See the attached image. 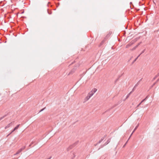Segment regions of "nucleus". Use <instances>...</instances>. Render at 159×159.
Listing matches in <instances>:
<instances>
[{
	"label": "nucleus",
	"instance_id": "f257e3e1",
	"mask_svg": "<svg viewBox=\"0 0 159 159\" xmlns=\"http://www.w3.org/2000/svg\"><path fill=\"white\" fill-rule=\"evenodd\" d=\"M133 43H134V42H132V41L130 42L129 44H127L126 45V48H129L133 44Z\"/></svg>",
	"mask_w": 159,
	"mask_h": 159
},
{
	"label": "nucleus",
	"instance_id": "f03ea898",
	"mask_svg": "<svg viewBox=\"0 0 159 159\" xmlns=\"http://www.w3.org/2000/svg\"><path fill=\"white\" fill-rule=\"evenodd\" d=\"M14 122H11L10 123H9L8 125H7L5 127V129H7L8 128H9L10 127L13 123Z\"/></svg>",
	"mask_w": 159,
	"mask_h": 159
},
{
	"label": "nucleus",
	"instance_id": "7ed1b4c3",
	"mask_svg": "<svg viewBox=\"0 0 159 159\" xmlns=\"http://www.w3.org/2000/svg\"><path fill=\"white\" fill-rule=\"evenodd\" d=\"M75 145V144H74L72 145H71L68 148H67V151H69L70 149H72L73 147H74Z\"/></svg>",
	"mask_w": 159,
	"mask_h": 159
},
{
	"label": "nucleus",
	"instance_id": "20e7f679",
	"mask_svg": "<svg viewBox=\"0 0 159 159\" xmlns=\"http://www.w3.org/2000/svg\"><path fill=\"white\" fill-rule=\"evenodd\" d=\"M90 98V97L88 95L84 99V103L85 102L87 101Z\"/></svg>",
	"mask_w": 159,
	"mask_h": 159
},
{
	"label": "nucleus",
	"instance_id": "39448f33",
	"mask_svg": "<svg viewBox=\"0 0 159 159\" xmlns=\"http://www.w3.org/2000/svg\"><path fill=\"white\" fill-rule=\"evenodd\" d=\"M93 94L94 93L92 92L91 91L89 93L88 95L89 96L90 98H91V97H92L93 95Z\"/></svg>",
	"mask_w": 159,
	"mask_h": 159
},
{
	"label": "nucleus",
	"instance_id": "423d86ee",
	"mask_svg": "<svg viewBox=\"0 0 159 159\" xmlns=\"http://www.w3.org/2000/svg\"><path fill=\"white\" fill-rule=\"evenodd\" d=\"M110 141H111V139H109L107 140V141L105 143V144H104V145H103V146H105L106 145H107V144H108L110 142Z\"/></svg>",
	"mask_w": 159,
	"mask_h": 159
},
{
	"label": "nucleus",
	"instance_id": "0eeeda50",
	"mask_svg": "<svg viewBox=\"0 0 159 159\" xmlns=\"http://www.w3.org/2000/svg\"><path fill=\"white\" fill-rule=\"evenodd\" d=\"M140 44V43H139L137 45L134 47L133 48L130 49V50L131 51H133L136 49V48L138 47V46Z\"/></svg>",
	"mask_w": 159,
	"mask_h": 159
},
{
	"label": "nucleus",
	"instance_id": "6e6552de",
	"mask_svg": "<svg viewBox=\"0 0 159 159\" xmlns=\"http://www.w3.org/2000/svg\"><path fill=\"white\" fill-rule=\"evenodd\" d=\"M132 93V91H131L128 94H127V95L126 96V97L125 99H127V98H129V95H130V94Z\"/></svg>",
	"mask_w": 159,
	"mask_h": 159
},
{
	"label": "nucleus",
	"instance_id": "1a4fd4ad",
	"mask_svg": "<svg viewBox=\"0 0 159 159\" xmlns=\"http://www.w3.org/2000/svg\"><path fill=\"white\" fill-rule=\"evenodd\" d=\"M140 54H139L137 57L133 61L132 64H133L137 60V59L140 56Z\"/></svg>",
	"mask_w": 159,
	"mask_h": 159
},
{
	"label": "nucleus",
	"instance_id": "9d476101",
	"mask_svg": "<svg viewBox=\"0 0 159 159\" xmlns=\"http://www.w3.org/2000/svg\"><path fill=\"white\" fill-rule=\"evenodd\" d=\"M97 91V89H94L91 91L94 94V93H95Z\"/></svg>",
	"mask_w": 159,
	"mask_h": 159
},
{
	"label": "nucleus",
	"instance_id": "9b49d317",
	"mask_svg": "<svg viewBox=\"0 0 159 159\" xmlns=\"http://www.w3.org/2000/svg\"><path fill=\"white\" fill-rule=\"evenodd\" d=\"M22 151L20 149L18 151L16 152V153L15 154V155H17V154H19L20 152Z\"/></svg>",
	"mask_w": 159,
	"mask_h": 159
},
{
	"label": "nucleus",
	"instance_id": "f8f14e48",
	"mask_svg": "<svg viewBox=\"0 0 159 159\" xmlns=\"http://www.w3.org/2000/svg\"><path fill=\"white\" fill-rule=\"evenodd\" d=\"M16 130L14 129L10 133H9L7 136H8L9 135H10L11 134V133H12L14 131Z\"/></svg>",
	"mask_w": 159,
	"mask_h": 159
},
{
	"label": "nucleus",
	"instance_id": "ddd939ff",
	"mask_svg": "<svg viewBox=\"0 0 159 159\" xmlns=\"http://www.w3.org/2000/svg\"><path fill=\"white\" fill-rule=\"evenodd\" d=\"M75 70V69L73 68L72 70L69 73V74H70L72 73L73 72H74Z\"/></svg>",
	"mask_w": 159,
	"mask_h": 159
},
{
	"label": "nucleus",
	"instance_id": "4468645a",
	"mask_svg": "<svg viewBox=\"0 0 159 159\" xmlns=\"http://www.w3.org/2000/svg\"><path fill=\"white\" fill-rule=\"evenodd\" d=\"M20 125L19 124L17 125L14 129L16 130L20 126Z\"/></svg>",
	"mask_w": 159,
	"mask_h": 159
},
{
	"label": "nucleus",
	"instance_id": "2eb2a0df",
	"mask_svg": "<svg viewBox=\"0 0 159 159\" xmlns=\"http://www.w3.org/2000/svg\"><path fill=\"white\" fill-rule=\"evenodd\" d=\"M138 126H139V125L135 127V128H134V130L133 132H132V134L134 132V131L137 128Z\"/></svg>",
	"mask_w": 159,
	"mask_h": 159
},
{
	"label": "nucleus",
	"instance_id": "dca6fc26",
	"mask_svg": "<svg viewBox=\"0 0 159 159\" xmlns=\"http://www.w3.org/2000/svg\"><path fill=\"white\" fill-rule=\"evenodd\" d=\"M47 11H48V13L49 14L51 15L52 14V11H48V9L47 10Z\"/></svg>",
	"mask_w": 159,
	"mask_h": 159
},
{
	"label": "nucleus",
	"instance_id": "f3484780",
	"mask_svg": "<svg viewBox=\"0 0 159 159\" xmlns=\"http://www.w3.org/2000/svg\"><path fill=\"white\" fill-rule=\"evenodd\" d=\"M25 146H24L21 149H20L21 150V151H22L23 150H24L25 149Z\"/></svg>",
	"mask_w": 159,
	"mask_h": 159
},
{
	"label": "nucleus",
	"instance_id": "a211bd4d",
	"mask_svg": "<svg viewBox=\"0 0 159 159\" xmlns=\"http://www.w3.org/2000/svg\"><path fill=\"white\" fill-rule=\"evenodd\" d=\"M104 41H104V40H102V41L101 42V43H100V45H102V44H103V43H104Z\"/></svg>",
	"mask_w": 159,
	"mask_h": 159
},
{
	"label": "nucleus",
	"instance_id": "6ab92c4d",
	"mask_svg": "<svg viewBox=\"0 0 159 159\" xmlns=\"http://www.w3.org/2000/svg\"><path fill=\"white\" fill-rule=\"evenodd\" d=\"M140 82H138V83L135 85V87H137L138 85L139 84Z\"/></svg>",
	"mask_w": 159,
	"mask_h": 159
},
{
	"label": "nucleus",
	"instance_id": "aec40b11",
	"mask_svg": "<svg viewBox=\"0 0 159 159\" xmlns=\"http://www.w3.org/2000/svg\"><path fill=\"white\" fill-rule=\"evenodd\" d=\"M6 115H5L4 116H3L2 117H1L0 118V121L2 120V119L4 118L5 116H6Z\"/></svg>",
	"mask_w": 159,
	"mask_h": 159
},
{
	"label": "nucleus",
	"instance_id": "412c9836",
	"mask_svg": "<svg viewBox=\"0 0 159 159\" xmlns=\"http://www.w3.org/2000/svg\"><path fill=\"white\" fill-rule=\"evenodd\" d=\"M157 77V75H156L153 78V80H154Z\"/></svg>",
	"mask_w": 159,
	"mask_h": 159
},
{
	"label": "nucleus",
	"instance_id": "4be33fe9",
	"mask_svg": "<svg viewBox=\"0 0 159 159\" xmlns=\"http://www.w3.org/2000/svg\"><path fill=\"white\" fill-rule=\"evenodd\" d=\"M136 88V87H135V86H134V88H133V89H132V92L133 91H134V90Z\"/></svg>",
	"mask_w": 159,
	"mask_h": 159
},
{
	"label": "nucleus",
	"instance_id": "5701e85b",
	"mask_svg": "<svg viewBox=\"0 0 159 159\" xmlns=\"http://www.w3.org/2000/svg\"><path fill=\"white\" fill-rule=\"evenodd\" d=\"M145 49H144V50H143L142 51V52H141V53L140 54V55L142 54V53H143V52H145Z\"/></svg>",
	"mask_w": 159,
	"mask_h": 159
},
{
	"label": "nucleus",
	"instance_id": "b1692460",
	"mask_svg": "<svg viewBox=\"0 0 159 159\" xmlns=\"http://www.w3.org/2000/svg\"><path fill=\"white\" fill-rule=\"evenodd\" d=\"M105 136H104L101 139V141H102L105 138Z\"/></svg>",
	"mask_w": 159,
	"mask_h": 159
},
{
	"label": "nucleus",
	"instance_id": "393cba45",
	"mask_svg": "<svg viewBox=\"0 0 159 159\" xmlns=\"http://www.w3.org/2000/svg\"><path fill=\"white\" fill-rule=\"evenodd\" d=\"M45 108H46V107H44V108H43V109H42L41 110H40V111H39V112H41V111H43L44 109H45Z\"/></svg>",
	"mask_w": 159,
	"mask_h": 159
},
{
	"label": "nucleus",
	"instance_id": "a878e982",
	"mask_svg": "<svg viewBox=\"0 0 159 159\" xmlns=\"http://www.w3.org/2000/svg\"><path fill=\"white\" fill-rule=\"evenodd\" d=\"M146 100V99H144L141 102V103H142L144 101Z\"/></svg>",
	"mask_w": 159,
	"mask_h": 159
},
{
	"label": "nucleus",
	"instance_id": "bb28decb",
	"mask_svg": "<svg viewBox=\"0 0 159 159\" xmlns=\"http://www.w3.org/2000/svg\"><path fill=\"white\" fill-rule=\"evenodd\" d=\"M102 141L101 140H100L97 144L100 143Z\"/></svg>",
	"mask_w": 159,
	"mask_h": 159
},
{
	"label": "nucleus",
	"instance_id": "cd10ccee",
	"mask_svg": "<svg viewBox=\"0 0 159 159\" xmlns=\"http://www.w3.org/2000/svg\"><path fill=\"white\" fill-rule=\"evenodd\" d=\"M142 103H141V102L137 106V107H139L140 105Z\"/></svg>",
	"mask_w": 159,
	"mask_h": 159
},
{
	"label": "nucleus",
	"instance_id": "c85d7f7f",
	"mask_svg": "<svg viewBox=\"0 0 159 159\" xmlns=\"http://www.w3.org/2000/svg\"><path fill=\"white\" fill-rule=\"evenodd\" d=\"M127 142L124 145V146H123V147H125V145H126V144L127 143Z\"/></svg>",
	"mask_w": 159,
	"mask_h": 159
},
{
	"label": "nucleus",
	"instance_id": "c756f323",
	"mask_svg": "<svg viewBox=\"0 0 159 159\" xmlns=\"http://www.w3.org/2000/svg\"><path fill=\"white\" fill-rule=\"evenodd\" d=\"M142 79V78L138 82H140V81H141Z\"/></svg>",
	"mask_w": 159,
	"mask_h": 159
},
{
	"label": "nucleus",
	"instance_id": "7c9ffc66",
	"mask_svg": "<svg viewBox=\"0 0 159 159\" xmlns=\"http://www.w3.org/2000/svg\"><path fill=\"white\" fill-rule=\"evenodd\" d=\"M52 157H49V158H48L47 159H51V158Z\"/></svg>",
	"mask_w": 159,
	"mask_h": 159
},
{
	"label": "nucleus",
	"instance_id": "2f4dec72",
	"mask_svg": "<svg viewBox=\"0 0 159 159\" xmlns=\"http://www.w3.org/2000/svg\"><path fill=\"white\" fill-rule=\"evenodd\" d=\"M158 76H159V72L157 74V75Z\"/></svg>",
	"mask_w": 159,
	"mask_h": 159
},
{
	"label": "nucleus",
	"instance_id": "473e14b6",
	"mask_svg": "<svg viewBox=\"0 0 159 159\" xmlns=\"http://www.w3.org/2000/svg\"><path fill=\"white\" fill-rule=\"evenodd\" d=\"M147 98H148V96L146 97V98L145 99H146V100Z\"/></svg>",
	"mask_w": 159,
	"mask_h": 159
},
{
	"label": "nucleus",
	"instance_id": "72a5a7b5",
	"mask_svg": "<svg viewBox=\"0 0 159 159\" xmlns=\"http://www.w3.org/2000/svg\"><path fill=\"white\" fill-rule=\"evenodd\" d=\"M159 80V78L157 80V81H158Z\"/></svg>",
	"mask_w": 159,
	"mask_h": 159
},
{
	"label": "nucleus",
	"instance_id": "f704fd0d",
	"mask_svg": "<svg viewBox=\"0 0 159 159\" xmlns=\"http://www.w3.org/2000/svg\"><path fill=\"white\" fill-rule=\"evenodd\" d=\"M156 83H154L153 84V85H154L155 84H156Z\"/></svg>",
	"mask_w": 159,
	"mask_h": 159
}]
</instances>
